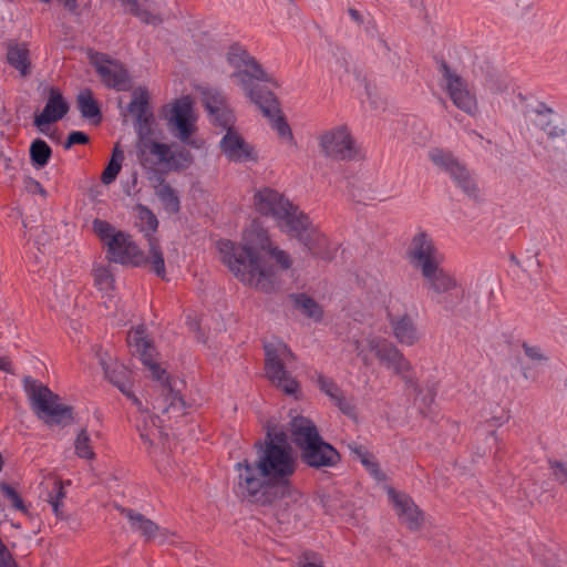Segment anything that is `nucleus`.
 Returning a JSON list of instances; mask_svg holds the SVG:
<instances>
[{"mask_svg": "<svg viewBox=\"0 0 567 567\" xmlns=\"http://www.w3.org/2000/svg\"><path fill=\"white\" fill-rule=\"evenodd\" d=\"M525 354L533 361H546L547 357L542 353L539 347L529 346L527 342L522 344Z\"/></svg>", "mask_w": 567, "mask_h": 567, "instance_id": "864d4df0", "label": "nucleus"}, {"mask_svg": "<svg viewBox=\"0 0 567 567\" xmlns=\"http://www.w3.org/2000/svg\"><path fill=\"white\" fill-rule=\"evenodd\" d=\"M76 105L81 112L82 117L92 120L94 123H100L102 120L101 109L93 97L91 90H82L76 97Z\"/></svg>", "mask_w": 567, "mask_h": 567, "instance_id": "7c9ffc66", "label": "nucleus"}, {"mask_svg": "<svg viewBox=\"0 0 567 567\" xmlns=\"http://www.w3.org/2000/svg\"><path fill=\"white\" fill-rule=\"evenodd\" d=\"M429 158L437 168L446 173L470 198L475 200L480 198V189L474 176L451 151L434 147L429 152Z\"/></svg>", "mask_w": 567, "mask_h": 567, "instance_id": "6e6552de", "label": "nucleus"}, {"mask_svg": "<svg viewBox=\"0 0 567 567\" xmlns=\"http://www.w3.org/2000/svg\"><path fill=\"white\" fill-rule=\"evenodd\" d=\"M292 228L286 235L298 239L313 257L322 260L332 258L328 238L313 226L307 214L299 215V219L296 220Z\"/></svg>", "mask_w": 567, "mask_h": 567, "instance_id": "1a4fd4ad", "label": "nucleus"}, {"mask_svg": "<svg viewBox=\"0 0 567 567\" xmlns=\"http://www.w3.org/2000/svg\"><path fill=\"white\" fill-rule=\"evenodd\" d=\"M0 491L11 505L21 497L17 489L6 482L0 483Z\"/></svg>", "mask_w": 567, "mask_h": 567, "instance_id": "6e6d98bb", "label": "nucleus"}, {"mask_svg": "<svg viewBox=\"0 0 567 567\" xmlns=\"http://www.w3.org/2000/svg\"><path fill=\"white\" fill-rule=\"evenodd\" d=\"M65 498V491L61 481H54L51 491L48 493L47 502L52 506V511L56 518L63 519V499Z\"/></svg>", "mask_w": 567, "mask_h": 567, "instance_id": "e433bc0d", "label": "nucleus"}, {"mask_svg": "<svg viewBox=\"0 0 567 567\" xmlns=\"http://www.w3.org/2000/svg\"><path fill=\"white\" fill-rule=\"evenodd\" d=\"M89 141H90V138L85 133H83L81 131H72L66 137L64 147L70 148L76 144L84 145V144H87Z\"/></svg>", "mask_w": 567, "mask_h": 567, "instance_id": "3c124183", "label": "nucleus"}, {"mask_svg": "<svg viewBox=\"0 0 567 567\" xmlns=\"http://www.w3.org/2000/svg\"><path fill=\"white\" fill-rule=\"evenodd\" d=\"M0 370L7 373H13L12 363L8 357H0Z\"/></svg>", "mask_w": 567, "mask_h": 567, "instance_id": "680f3d73", "label": "nucleus"}, {"mask_svg": "<svg viewBox=\"0 0 567 567\" xmlns=\"http://www.w3.org/2000/svg\"><path fill=\"white\" fill-rule=\"evenodd\" d=\"M351 451L360 458L362 465L368 466L373 460V455L362 445H350Z\"/></svg>", "mask_w": 567, "mask_h": 567, "instance_id": "603ef678", "label": "nucleus"}, {"mask_svg": "<svg viewBox=\"0 0 567 567\" xmlns=\"http://www.w3.org/2000/svg\"><path fill=\"white\" fill-rule=\"evenodd\" d=\"M388 495L393 503V506L399 515L403 517L404 522L410 530L420 529L423 522V513L414 503L411 496L405 493L396 492L390 487Z\"/></svg>", "mask_w": 567, "mask_h": 567, "instance_id": "412c9836", "label": "nucleus"}, {"mask_svg": "<svg viewBox=\"0 0 567 567\" xmlns=\"http://www.w3.org/2000/svg\"><path fill=\"white\" fill-rule=\"evenodd\" d=\"M293 307L299 310L305 317L312 319L315 322H320L323 319L322 307L310 296L299 292L289 296Z\"/></svg>", "mask_w": 567, "mask_h": 567, "instance_id": "c756f323", "label": "nucleus"}, {"mask_svg": "<svg viewBox=\"0 0 567 567\" xmlns=\"http://www.w3.org/2000/svg\"><path fill=\"white\" fill-rule=\"evenodd\" d=\"M152 181L157 183V185H154L155 195L161 200L164 209L169 214L179 213V197L177 192L169 184L165 183L164 174H157V177H154Z\"/></svg>", "mask_w": 567, "mask_h": 567, "instance_id": "bb28decb", "label": "nucleus"}, {"mask_svg": "<svg viewBox=\"0 0 567 567\" xmlns=\"http://www.w3.org/2000/svg\"><path fill=\"white\" fill-rule=\"evenodd\" d=\"M93 278H94V286L99 290L107 291L113 286V281H114L113 275L105 267H101V268L95 269L93 271Z\"/></svg>", "mask_w": 567, "mask_h": 567, "instance_id": "c03bdc74", "label": "nucleus"}, {"mask_svg": "<svg viewBox=\"0 0 567 567\" xmlns=\"http://www.w3.org/2000/svg\"><path fill=\"white\" fill-rule=\"evenodd\" d=\"M319 146L324 156L338 161H351L357 157L355 142L347 126H337L319 136Z\"/></svg>", "mask_w": 567, "mask_h": 567, "instance_id": "9d476101", "label": "nucleus"}, {"mask_svg": "<svg viewBox=\"0 0 567 567\" xmlns=\"http://www.w3.org/2000/svg\"><path fill=\"white\" fill-rule=\"evenodd\" d=\"M117 509L128 519L131 529L134 533H138L145 543L157 542L159 545H163L168 542L171 536H174V533H171L167 528L161 527L145 515L132 508L117 506Z\"/></svg>", "mask_w": 567, "mask_h": 567, "instance_id": "2eb2a0df", "label": "nucleus"}, {"mask_svg": "<svg viewBox=\"0 0 567 567\" xmlns=\"http://www.w3.org/2000/svg\"><path fill=\"white\" fill-rule=\"evenodd\" d=\"M104 61L109 64H99L96 66V72L101 76L102 82L107 87H112L117 91L125 90L130 83V76L127 71L123 68L122 64L115 61H111L106 58L104 59Z\"/></svg>", "mask_w": 567, "mask_h": 567, "instance_id": "393cba45", "label": "nucleus"}, {"mask_svg": "<svg viewBox=\"0 0 567 567\" xmlns=\"http://www.w3.org/2000/svg\"><path fill=\"white\" fill-rule=\"evenodd\" d=\"M7 63L17 70L22 78H27L32 72V61L30 50L24 42H9L7 44Z\"/></svg>", "mask_w": 567, "mask_h": 567, "instance_id": "a878e982", "label": "nucleus"}, {"mask_svg": "<svg viewBox=\"0 0 567 567\" xmlns=\"http://www.w3.org/2000/svg\"><path fill=\"white\" fill-rule=\"evenodd\" d=\"M127 110L136 118L138 133H148L153 122V113L150 111L148 93L143 90L134 92Z\"/></svg>", "mask_w": 567, "mask_h": 567, "instance_id": "b1692460", "label": "nucleus"}, {"mask_svg": "<svg viewBox=\"0 0 567 567\" xmlns=\"http://www.w3.org/2000/svg\"><path fill=\"white\" fill-rule=\"evenodd\" d=\"M255 235L257 237V246L261 250L268 252L282 270H287L292 266V259L290 255L287 251L272 245L269 238V234L266 229L260 228L255 231Z\"/></svg>", "mask_w": 567, "mask_h": 567, "instance_id": "cd10ccee", "label": "nucleus"}, {"mask_svg": "<svg viewBox=\"0 0 567 567\" xmlns=\"http://www.w3.org/2000/svg\"><path fill=\"white\" fill-rule=\"evenodd\" d=\"M173 154H175V162L173 164H169V168L172 169H179L183 166H187L192 163L193 157L189 153V151L185 148H179L177 151H173Z\"/></svg>", "mask_w": 567, "mask_h": 567, "instance_id": "de8ad7c7", "label": "nucleus"}, {"mask_svg": "<svg viewBox=\"0 0 567 567\" xmlns=\"http://www.w3.org/2000/svg\"><path fill=\"white\" fill-rule=\"evenodd\" d=\"M150 257L145 258V264H151L152 270L162 279H165V261L157 238H150Z\"/></svg>", "mask_w": 567, "mask_h": 567, "instance_id": "f704fd0d", "label": "nucleus"}, {"mask_svg": "<svg viewBox=\"0 0 567 567\" xmlns=\"http://www.w3.org/2000/svg\"><path fill=\"white\" fill-rule=\"evenodd\" d=\"M210 120L215 125H218L223 128H233V124L235 121L234 113L229 109L228 104L224 105L223 107L218 109L216 113H209Z\"/></svg>", "mask_w": 567, "mask_h": 567, "instance_id": "a19ab883", "label": "nucleus"}, {"mask_svg": "<svg viewBox=\"0 0 567 567\" xmlns=\"http://www.w3.org/2000/svg\"><path fill=\"white\" fill-rule=\"evenodd\" d=\"M367 471L377 480L383 478V473L379 466V463L373 460L368 466H365Z\"/></svg>", "mask_w": 567, "mask_h": 567, "instance_id": "13d9d810", "label": "nucleus"}, {"mask_svg": "<svg viewBox=\"0 0 567 567\" xmlns=\"http://www.w3.org/2000/svg\"><path fill=\"white\" fill-rule=\"evenodd\" d=\"M105 378L116 386L122 393L132 388V371L128 370L123 363L113 362L111 364H103Z\"/></svg>", "mask_w": 567, "mask_h": 567, "instance_id": "c85d7f7f", "label": "nucleus"}, {"mask_svg": "<svg viewBox=\"0 0 567 567\" xmlns=\"http://www.w3.org/2000/svg\"><path fill=\"white\" fill-rule=\"evenodd\" d=\"M60 2H62L64 8L66 10H69L70 12H72V13L76 12L78 7H79L78 0H60Z\"/></svg>", "mask_w": 567, "mask_h": 567, "instance_id": "69168bd1", "label": "nucleus"}, {"mask_svg": "<svg viewBox=\"0 0 567 567\" xmlns=\"http://www.w3.org/2000/svg\"><path fill=\"white\" fill-rule=\"evenodd\" d=\"M238 482L235 493L243 501L266 507L290 497L293 487L290 477L297 471L291 446L267 442L255 462L245 458L236 463Z\"/></svg>", "mask_w": 567, "mask_h": 567, "instance_id": "f257e3e1", "label": "nucleus"}, {"mask_svg": "<svg viewBox=\"0 0 567 567\" xmlns=\"http://www.w3.org/2000/svg\"><path fill=\"white\" fill-rule=\"evenodd\" d=\"M131 14L141 19L142 22L146 24H159L162 23V19L158 16L153 14L148 10L142 9L141 6L137 7L136 10H133Z\"/></svg>", "mask_w": 567, "mask_h": 567, "instance_id": "09e8293b", "label": "nucleus"}, {"mask_svg": "<svg viewBox=\"0 0 567 567\" xmlns=\"http://www.w3.org/2000/svg\"><path fill=\"white\" fill-rule=\"evenodd\" d=\"M221 261L245 285L265 293L278 290L280 281L272 267L262 265L260 257L252 248L221 239L217 244Z\"/></svg>", "mask_w": 567, "mask_h": 567, "instance_id": "f03ea898", "label": "nucleus"}, {"mask_svg": "<svg viewBox=\"0 0 567 567\" xmlns=\"http://www.w3.org/2000/svg\"><path fill=\"white\" fill-rule=\"evenodd\" d=\"M126 393H123L127 399L132 401V404L136 406V409L141 412L144 411L142 401L133 393L132 388L125 390Z\"/></svg>", "mask_w": 567, "mask_h": 567, "instance_id": "bf43d9fd", "label": "nucleus"}, {"mask_svg": "<svg viewBox=\"0 0 567 567\" xmlns=\"http://www.w3.org/2000/svg\"><path fill=\"white\" fill-rule=\"evenodd\" d=\"M555 478L560 483H567V463L561 461H549Z\"/></svg>", "mask_w": 567, "mask_h": 567, "instance_id": "8fccbe9b", "label": "nucleus"}, {"mask_svg": "<svg viewBox=\"0 0 567 567\" xmlns=\"http://www.w3.org/2000/svg\"><path fill=\"white\" fill-rule=\"evenodd\" d=\"M106 258L111 262L140 267L145 265L144 252L140 249L132 236L125 231L117 230L112 241H107Z\"/></svg>", "mask_w": 567, "mask_h": 567, "instance_id": "ddd939ff", "label": "nucleus"}, {"mask_svg": "<svg viewBox=\"0 0 567 567\" xmlns=\"http://www.w3.org/2000/svg\"><path fill=\"white\" fill-rule=\"evenodd\" d=\"M368 348L373 352L380 364L390 370L393 375L413 370L411 361L404 353L385 338L375 337L368 339Z\"/></svg>", "mask_w": 567, "mask_h": 567, "instance_id": "f8f14e48", "label": "nucleus"}, {"mask_svg": "<svg viewBox=\"0 0 567 567\" xmlns=\"http://www.w3.org/2000/svg\"><path fill=\"white\" fill-rule=\"evenodd\" d=\"M93 229L102 241L107 245V241H112L113 237L117 235L115 228L106 220L95 219L93 221Z\"/></svg>", "mask_w": 567, "mask_h": 567, "instance_id": "a18cd8bd", "label": "nucleus"}, {"mask_svg": "<svg viewBox=\"0 0 567 567\" xmlns=\"http://www.w3.org/2000/svg\"><path fill=\"white\" fill-rule=\"evenodd\" d=\"M52 155V150L49 144L40 138L34 140L30 146V159L33 166L38 168L44 167Z\"/></svg>", "mask_w": 567, "mask_h": 567, "instance_id": "72a5a7b5", "label": "nucleus"}, {"mask_svg": "<svg viewBox=\"0 0 567 567\" xmlns=\"http://www.w3.org/2000/svg\"><path fill=\"white\" fill-rule=\"evenodd\" d=\"M439 70L445 81V91L453 104L473 115L477 110V102L475 95L470 91L467 82L454 72L444 60L440 61Z\"/></svg>", "mask_w": 567, "mask_h": 567, "instance_id": "9b49d317", "label": "nucleus"}, {"mask_svg": "<svg viewBox=\"0 0 567 567\" xmlns=\"http://www.w3.org/2000/svg\"><path fill=\"white\" fill-rule=\"evenodd\" d=\"M75 454L85 460H94L95 453L91 445V439L85 429H82L74 442Z\"/></svg>", "mask_w": 567, "mask_h": 567, "instance_id": "4c0bfd02", "label": "nucleus"}, {"mask_svg": "<svg viewBox=\"0 0 567 567\" xmlns=\"http://www.w3.org/2000/svg\"><path fill=\"white\" fill-rule=\"evenodd\" d=\"M318 386L321 392H323L327 396L333 401L342 390L339 388V385L334 382L333 379L326 377L323 374H319L317 379Z\"/></svg>", "mask_w": 567, "mask_h": 567, "instance_id": "37998d69", "label": "nucleus"}, {"mask_svg": "<svg viewBox=\"0 0 567 567\" xmlns=\"http://www.w3.org/2000/svg\"><path fill=\"white\" fill-rule=\"evenodd\" d=\"M267 442H271L274 444L282 445L286 447L290 446V444L287 442V435L282 431L276 433H271L268 431L264 444H266Z\"/></svg>", "mask_w": 567, "mask_h": 567, "instance_id": "5fc2aeb1", "label": "nucleus"}, {"mask_svg": "<svg viewBox=\"0 0 567 567\" xmlns=\"http://www.w3.org/2000/svg\"><path fill=\"white\" fill-rule=\"evenodd\" d=\"M396 377H400L402 381L404 382L406 388H412L414 390L417 389V379L413 375L412 371H404L402 374H395Z\"/></svg>", "mask_w": 567, "mask_h": 567, "instance_id": "4d7b16f0", "label": "nucleus"}, {"mask_svg": "<svg viewBox=\"0 0 567 567\" xmlns=\"http://www.w3.org/2000/svg\"><path fill=\"white\" fill-rule=\"evenodd\" d=\"M23 385L39 416L43 419L45 423L50 425H66L72 422V408L56 403L59 396L48 386L31 377L23 379Z\"/></svg>", "mask_w": 567, "mask_h": 567, "instance_id": "0eeeda50", "label": "nucleus"}, {"mask_svg": "<svg viewBox=\"0 0 567 567\" xmlns=\"http://www.w3.org/2000/svg\"><path fill=\"white\" fill-rule=\"evenodd\" d=\"M137 226L142 233H144L147 241L150 243V238H155L153 234L158 228V219L156 215L144 205H137Z\"/></svg>", "mask_w": 567, "mask_h": 567, "instance_id": "473e14b6", "label": "nucleus"}, {"mask_svg": "<svg viewBox=\"0 0 567 567\" xmlns=\"http://www.w3.org/2000/svg\"><path fill=\"white\" fill-rule=\"evenodd\" d=\"M203 103L208 113H216L227 104L225 95L217 90H206L203 93Z\"/></svg>", "mask_w": 567, "mask_h": 567, "instance_id": "58836bf2", "label": "nucleus"}, {"mask_svg": "<svg viewBox=\"0 0 567 567\" xmlns=\"http://www.w3.org/2000/svg\"><path fill=\"white\" fill-rule=\"evenodd\" d=\"M267 117L272 122V128H275L281 137L292 138L291 128L281 113L279 103L278 110L274 111L272 115Z\"/></svg>", "mask_w": 567, "mask_h": 567, "instance_id": "79ce46f5", "label": "nucleus"}, {"mask_svg": "<svg viewBox=\"0 0 567 567\" xmlns=\"http://www.w3.org/2000/svg\"><path fill=\"white\" fill-rule=\"evenodd\" d=\"M127 342L130 347L134 349V352L140 355L141 361L151 371V375L154 380H163L166 374V370L162 369L161 365L154 360V347L151 340L146 336L144 326H137L133 331L128 333Z\"/></svg>", "mask_w": 567, "mask_h": 567, "instance_id": "a211bd4d", "label": "nucleus"}, {"mask_svg": "<svg viewBox=\"0 0 567 567\" xmlns=\"http://www.w3.org/2000/svg\"><path fill=\"white\" fill-rule=\"evenodd\" d=\"M386 320L393 337L400 344L412 347L420 340L417 327L409 313L394 315L388 311Z\"/></svg>", "mask_w": 567, "mask_h": 567, "instance_id": "5701e85b", "label": "nucleus"}, {"mask_svg": "<svg viewBox=\"0 0 567 567\" xmlns=\"http://www.w3.org/2000/svg\"><path fill=\"white\" fill-rule=\"evenodd\" d=\"M175 154L168 144L161 143L154 140L143 141L138 150V161L141 166L150 175V179L157 177V174H163L158 166L162 164H173L175 162Z\"/></svg>", "mask_w": 567, "mask_h": 567, "instance_id": "4468645a", "label": "nucleus"}, {"mask_svg": "<svg viewBox=\"0 0 567 567\" xmlns=\"http://www.w3.org/2000/svg\"><path fill=\"white\" fill-rule=\"evenodd\" d=\"M254 205L260 215L272 217L285 234L293 229L292 226L299 219V215L303 214L284 194L270 187H264L255 193Z\"/></svg>", "mask_w": 567, "mask_h": 567, "instance_id": "423d86ee", "label": "nucleus"}, {"mask_svg": "<svg viewBox=\"0 0 567 567\" xmlns=\"http://www.w3.org/2000/svg\"><path fill=\"white\" fill-rule=\"evenodd\" d=\"M265 350V372L268 380L287 395L298 398L300 383L287 370V365L296 361L291 349L282 341L267 342Z\"/></svg>", "mask_w": 567, "mask_h": 567, "instance_id": "39448f33", "label": "nucleus"}, {"mask_svg": "<svg viewBox=\"0 0 567 567\" xmlns=\"http://www.w3.org/2000/svg\"><path fill=\"white\" fill-rule=\"evenodd\" d=\"M220 150L231 162L244 163L257 161L254 147L234 128H228L220 141Z\"/></svg>", "mask_w": 567, "mask_h": 567, "instance_id": "aec40b11", "label": "nucleus"}, {"mask_svg": "<svg viewBox=\"0 0 567 567\" xmlns=\"http://www.w3.org/2000/svg\"><path fill=\"white\" fill-rule=\"evenodd\" d=\"M69 112V104L58 87L49 90V97L41 114L34 116V125L45 133L44 126L63 118Z\"/></svg>", "mask_w": 567, "mask_h": 567, "instance_id": "4be33fe9", "label": "nucleus"}, {"mask_svg": "<svg viewBox=\"0 0 567 567\" xmlns=\"http://www.w3.org/2000/svg\"><path fill=\"white\" fill-rule=\"evenodd\" d=\"M12 508H14L16 511H19L21 512L22 514L24 515H29V508L28 506L24 504L22 497L18 498V501H16L12 505H11Z\"/></svg>", "mask_w": 567, "mask_h": 567, "instance_id": "e2e57ef3", "label": "nucleus"}, {"mask_svg": "<svg viewBox=\"0 0 567 567\" xmlns=\"http://www.w3.org/2000/svg\"><path fill=\"white\" fill-rule=\"evenodd\" d=\"M302 567H322V565L316 564V563H307Z\"/></svg>", "mask_w": 567, "mask_h": 567, "instance_id": "774afa93", "label": "nucleus"}, {"mask_svg": "<svg viewBox=\"0 0 567 567\" xmlns=\"http://www.w3.org/2000/svg\"><path fill=\"white\" fill-rule=\"evenodd\" d=\"M165 117L169 125L177 131V137L188 143L190 136L195 132V118L193 116V101L189 96H183L174 102V104L165 110Z\"/></svg>", "mask_w": 567, "mask_h": 567, "instance_id": "dca6fc26", "label": "nucleus"}, {"mask_svg": "<svg viewBox=\"0 0 567 567\" xmlns=\"http://www.w3.org/2000/svg\"><path fill=\"white\" fill-rule=\"evenodd\" d=\"M126 4L130 6V12L136 10L140 6L138 0H126Z\"/></svg>", "mask_w": 567, "mask_h": 567, "instance_id": "338daca9", "label": "nucleus"}, {"mask_svg": "<svg viewBox=\"0 0 567 567\" xmlns=\"http://www.w3.org/2000/svg\"><path fill=\"white\" fill-rule=\"evenodd\" d=\"M227 61L237 69L230 76L238 80L250 101L258 106L264 116L272 115L274 111L278 110V99L274 92L255 83L257 81L275 84L261 64L239 43L229 47Z\"/></svg>", "mask_w": 567, "mask_h": 567, "instance_id": "7ed1b4c3", "label": "nucleus"}, {"mask_svg": "<svg viewBox=\"0 0 567 567\" xmlns=\"http://www.w3.org/2000/svg\"><path fill=\"white\" fill-rule=\"evenodd\" d=\"M30 190L32 193H39L41 194L42 196H45L47 195V192L45 189L43 188V186L41 185L40 182L35 181V179H30Z\"/></svg>", "mask_w": 567, "mask_h": 567, "instance_id": "052dcab7", "label": "nucleus"}, {"mask_svg": "<svg viewBox=\"0 0 567 567\" xmlns=\"http://www.w3.org/2000/svg\"><path fill=\"white\" fill-rule=\"evenodd\" d=\"M161 383V394L152 403L153 410L159 411L168 419L181 417L185 414L186 404L179 392L174 390L172 379L166 372Z\"/></svg>", "mask_w": 567, "mask_h": 567, "instance_id": "6ab92c4d", "label": "nucleus"}, {"mask_svg": "<svg viewBox=\"0 0 567 567\" xmlns=\"http://www.w3.org/2000/svg\"><path fill=\"white\" fill-rule=\"evenodd\" d=\"M334 405L347 416L355 419L357 409L352 400L347 399L343 392L340 393L333 401Z\"/></svg>", "mask_w": 567, "mask_h": 567, "instance_id": "49530a36", "label": "nucleus"}, {"mask_svg": "<svg viewBox=\"0 0 567 567\" xmlns=\"http://www.w3.org/2000/svg\"><path fill=\"white\" fill-rule=\"evenodd\" d=\"M436 293L447 292L456 287V280L449 272L439 268V262L433 265V270L423 276Z\"/></svg>", "mask_w": 567, "mask_h": 567, "instance_id": "2f4dec72", "label": "nucleus"}, {"mask_svg": "<svg viewBox=\"0 0 567 567\" xmlns=\"http://www.w3.org/2000/svg\"><path fill=\"white\" fill-rule=\"evenodd\" d=\"M348 13L358 24H362L364 22L362 14L357 9L349 8Z\"/></svg>", "mask_w": 567, "mask_h": 567, "instance_id": "0e129e2a", "label": "nucleus"}, {"mask_svg": "<svg viewBox=\"0 0 567 567\" xmlns=\"http://www.w3.org/2000/svg\"><path fill=\"white\" fill-rule=\"evenodd\" d=\"M538 118L536 120V125L539 126L543 131H545L549 136H557L558 132L556 127L550 126V116L553 114V110L547 107L544 103H540L538 109L536 110Z\"/></svg>", "mask_w": 567, "mask_h": 567, "instance_id": "ea45409f", "label": "nucleus"}, {"mask_svg": "<svg viewBox=\"0 0 567 567\" xmlns=\"http://www.w3.org/2000/svg\"><path fill=\"white\" fill-rule=\"evenodd\" d=\"M123 159V151H121L116 146L113 150L111 159L109 161L106 167L104 168L101 175V181L104 185H110L116 179L118 173L121 172Z\"/></svg>", "mask_w": 567, "mask_h": 567, "instance_id": "c9c22d12", "label": "nucleus"}, {"mask_svg": "<svg viewBox=\"0 0 567 567\" xmlns=\"http://www.w3.org/2000/svg\"><path fill=\"white\" fill-rule=\"evenodd\" d=\"M289 431L301 463L308 467H334L341 461L340 453L323 440L312 420L302 415L296 416L289 423Z\"/></svg>", "mask_w": 567, "mask_h": 567, "instance_id": "20e7f679", "label": "nucleus"}, {"mask_svg": "<svg viewBox=\"0 0 567 567\" xmlns=\"http://www.w3.org/2000/svg\"><path fill=\"white\" fill-rule=\"evenodd\" d=\"M437 249L431 237L421 231L416 234L408 249V256L411 265L421 269L422 276H427L433 270V265L439 262L436 259Z\"/></svg>", "mask_w": 567, "mask_h": 567, "instance_id": "f3484780", "label": "nucleus"}]
</instances>
